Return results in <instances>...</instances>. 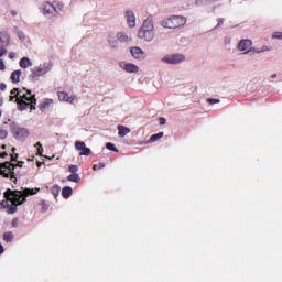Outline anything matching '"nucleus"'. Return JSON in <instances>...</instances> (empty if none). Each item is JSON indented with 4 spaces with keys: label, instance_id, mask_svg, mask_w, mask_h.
Wrapping results in <instances>:
<instances>
[{
    "label": "nucleus",
    "instance_id": "4be33fe9",
    "mask_svg": "<svg viewBox=\"0 0 282 282\" xmlns=\"http://www.w3.org/2000/svg\"><path fill=\"white\" fill-rule=\"evenodd\" d=\"M161 138H164V132H159L156 134L151 135L149 139V142L150 143L158 142V140H161Z\"/></svg>",
    "mask_w": 282,
    "mask_h": 282
},
{
    "label": "nucleus",
    "instance_id": "37998d69",
    "mask_svg": "<svg viewBox=\"0 0 282 282\" xmlns=\"http://www.w3.org/2000/svg\"><path fill=\"white\" fill-rule=\"evenodd\" d=\"M6 252V249L3 248V245L0 243V254H3Z\"/></svg>",
    "mask_w": 282,
    "mask_h": 282
},
{
    "label": "nucleus",
    "instance_id": "c85d7f7f",
    "mask_svg": "<svg viewBox=\"0 0 282 282\" xmlns=\"http://www.w3.org/2000/svg\"><path fill=\"white\" fill-rule=\"evenodd\" d=\"M90 153H91V149L87 148V145H86V148H84V149L82 150V152L79 153V155H89Z\"/></svg>",
    "mask_w": 282,
    "mask_h": 282
},
{
    "label": "nucleus",
    "instance_id": "39448f33",
    "mask_svg": "<svg viewBox=\"0 0 282 282\" xmlns=\"http://www.w3.org/2000/svg\"><path fill=\"white\" fill-rule=\"evenodd\" d=\"M184 25H186V18L182 15H173L163 21V28H169L170 30H175Z\"/></svg>",
    "mask_w": 282,
    "mask_h": 282
},
{
    "label": "nucleus",
    "instance_id": "b1692460",
    "mask_svg": "<svg viewBox=\"0 0 282 282\" xmlns=\"http://www.w3.org/2000/svg\"><path fill=\"white\" fill-rule=\"evenodd\" d=\"M51 193L55 198L58 197L61 195V187L58 185L53 186Z\"/></svg>",
    "mask_w": 282,
    "mask_h": 282
},
{
    "label": "nucleus",
    "instance_id": "de8ad7c7",
    "mask_svg": "<svg viewBox=\"0 0 282 282\" xmlns=\"http://www.w3.org/2000/svg\"><path fill=\"white\" fill-rule=\"evenodd\" d=\"M12 17H17V11H11Z\"/></svg>",
    "mask_w": 282,
    "mask_h": 282
},
{
    "label": "nucleus",
    "instance_id": "7ed1b4c3",
    "mask_svg": "<svg viewBox=\"0 0 282 282\" xmlns=\"http://www.w3.org/2000/svg\"><path fill=\"white\" fill-rule=\"evenodd\" d=\"M23 161L18 162L17 164L12 162L0 163V175L6 180L10 178L13 184H17V173L14 172L17 166L23 169Z\"/></svg>",
    "mask_w": 282,
    "mask_h": 282
},
{
    "label": "nucleus",
    "instance_id": "3c124183",
    "mask_svg": "<svg viewBox=\"0 0 282 282\" xmlns=\"http://www.w3.org/2000/svg\"><path fill=\"white\" fill-rule=\"evenodd\" d=\"M41 164H42L41 162H37V166H39V167H41Z\"/></svg>",
    "mask_w": 282,
    "mask_h": 282
},
{
    "label": "nucleus",
    "instance_id": "a18cd8bd",
    "mask_svg": "<svg viewBox=\"0 0 282 282\" xmlns=\"http://www.w3.org/2000/svg\"><path fill=\"white\" fill-rule=\"evenodd\" d=\"M9 58H14V53H9Z\"/></svg>",
    "mask_w": 282,
    "mask_h": 282
},
{
    "label": "nucleus",
    "instance_id": "a19ab883",
    "mask_svg": "<svg viewBox=\"0 0 282 282\" xmlns=\"http://www.w3.org/2000/svg\"><path fill=\"white\" fill-rule=\"evenodd\" d=\"M261 52H270V48H268V46H263L261 51H257L258 54H261Z\"/></svg>",
    "mask_w": 282,
    "mask_h": 282
},
{
    "label": "nucleus",
    "instance_id": "9d476101",
    "mask_svg": "<svg viewBox=\"0 0 282 282\" xmlns=\"http://www.w3.org/2000/svg\"><path fill=\"white\" fill-rule=\"evenodd\" d=\"M54 105V99H44L40 105V111H50L51 107Z\"/></svg>",
    "mask_w": 282,
    "mask_h": 282
},
{
    "label": "nucleus",
    "instance_id": "a211bd4d",
    "mask_svg": "<svg viewBox=\"0 0 282 282\" xmlns=\"http://www.w3.org/2000/svg\"><path fill=\"white\" fill-rule=\"evenodd\" d=\"M74 189H72V187L66 186L62 189V197H64V199H69V196L73 195Z\"/></svg>",
    "mask_w": 282,
    "mask_h": 282
},
{
    "label": "nucleus",
    "instance_id": "1a4fd4ad",
    "mask_svg": "<svg viewBox=\"0 0 282 282\" xmlns=\"http://www.w3.org/2000/svg\"><path fill=\"white\" fill-rule=\"evenodd\" d=\"M32 72V76L34 77H39V76H45V74H47V72H50V68H47L46 66L40 65L37 67H34L31 69Z\"/></svg>",
    "mask_w": 282,
    "mask_h": 282
},
{
    "label": "nucleus",
    "instance_id": "c756f323",
    "mask_svg": "<svg viewBox=\"0 0 282 282\" xmlns=\"http://www.w3.org/2000/svg\"><path fill=\"white\" fill-rule=\"evenodd\" d=\"M35 147H37V155H43V144H41V142H37Z\"/></svg>",
    "mask_w": 282,
    "mask_h": 282
},
{
    "label": "nucleus",
    "instance_id": "393cba45",
    "mask_svg": "<svg viewBox=\"0 0 282 282\" xmlns=\"http://www.w3.org/2000/svg\"><path fill=\"white\" fill-rule=\"evenodd\" d=\"M44 14H52V12H54V6H52V3H47L46 6H44Z\"/></svg>",
    "mask_w": 282,
    "mask_h": 282
},
{
    "label": "nucleus",
    "instance_id": "e433bc0d",
    "mask_svg": "<svg viewBox=\"0 0 282 282\" xmlns=\"http://www.w3.org/2000/svg\"><path fill=\"white\" fill-rule=\"evenodd\" d=\"M19 158V154H17V153H13V154H11V160L10 161H7V162H11V164H12V162H17V159Z\"/></svg>",
    "mask_w": 282,
    "mask_h": 282
},
{
    "label": "nucleus",
    "instance_id": "dca6fc26",
    "mask_svg": "<svg viewBox=\"0 0 282 282\" xmlns=\"http://www.w3.org/2000/svg\"><path fill=\"white\" fill-rule=\"evenodd\" d=\"M117 41L119 43H129V41L131 40L129 39V35H127L126 33L119 32L117 33Z\"/></svg>",
    "mask_w": 282,
    "mask_h": 282
},
{
    "label": "nucleus",
    "instance_id": "aec40b11",
    "mask_svg": "<svg viewBox=\"0 0 282 282\" xmlns=\"http://www.w3.org/2000/svg\"><path fill=\"white\" fill-rule=\"evenodd\" d=\"M13 240L14 234H12L11 231H7L3 234V241H6L7 243H12Z\"/></svg>",
    "mask_w": 282,
    "mask_h": 282
},
{
    "label": "nucleus",
    "instance_id": "f704fd0d",
    "mask_svg": "<svg viewBox=\"0 0 282 282\" xmlns=\"http://www.w3.org/2000/svg\"><path fill=\"white\" fill-rule=\"evenodd\" d=\"M0 206H1V208H8V206H10V203H8V199L6 198L4 200H2L0 203Z\"/></svg>",
    "mask_w": 282,
    "mask_h": 282
},
{
    "label": "nucleus",
    "instance_id": "5701e85b",
    "mask_svg": "<svg viewBox=\"0 0 282 282\" xmlns=\"http://www.w3.org/2000/svg\"><path fill=\"white\" fill-rule=\"evenodd\" d=\"M68 182H75L76 184H78V182H80V175L78 174H70L67 177Z\"/></svg>",
    "mask_w": 282,
    "mask_h": 282
},
{
    "label": "nucleus",
    "instance_id": "8fccbe9b",
    "mask_svg": "<svg viewBox=\"0 0 282 282\" xmlns=\"http://www.w3.org/2000/svg\"><path fill=\"white\" fill-rule=\"evenodd\" d=\"M17 151V148H12V153H14Z\"/></svg>",
    "mask_w": 282,
    "mask_h": 282
},
{
    "label": "nucleus",
    "instance_id": "58836bf2",
    "mask_svg": "<svg viewBox=\"0 0 282 282\" xmlns=\"http://www.w3.org/2000/svg\"><path fill=\"white\" fill-rule=\"evenodd\" d=\"M6 70V64L3 63V59H0V72Z\"/></svg>",
    "mask_w": 282,
    "mask_h": 282
},
{
    "label": "nucleus",
    "instance_id": "2f4dec72",
    "mask_svg": "<svg viewBox=\"0 0 282 282\" xmlns=\"http://www.w3.org/2000/svg\"><path fill=\"white\" fill-rule=\"evenodd\" d=\"M8 138V131L0 130V140H6Z\"/></svg>",
    "mask_w": 282,
    "mask_h": 282
},
{
    "label": "nucleus",
    "instance_id": "f8f14e48",
    "mask_svg": "<svg viewBox=\"0 0 282 282\" xmlns=\"http://www.w3.org/2000/svg\"><path fill=\"white\" fill-rule=\"evenodd\" d=\"M126 19L129 28H135V14L133 13V11H127Z\"/></svg>",
    "mask_w": 282,
    "mask_h": 282
},
{
    "label": "nucleus",
    "instance_id": "4c0bfd02",
    "mask_svg": "<svg viewBox=\"0 0 282 282\" xmlns=\"http://www.w3.org/2000/svg\"><path fill=\"white\" fill-rule=\"evenodd\" d=\"M224 18H219L216 28H221L224 25Z\"/></svg>",
    "mask_w": 282,
    "mask_h": 282
},
{
    "label": "nucleus",
    "instance_id": "f03ea898",
    "mask_svg": "<svg viewBox=\"0 0 282 282\" xmlns=\"http://www.w3.org/2000/svg\"><path fill=\"white\" fill-rule=\"evenodd\" d=\"M10 94V101L12 102L15 99L19 111H25L28 107L31 111L36 110V97L32 95V90H26L25 94L21 95L19 88H13Z\"/></svg>",
    "mask_w": 282,
    "mask_h": 282
},
{
    "label": "nucleus",
    "instance_id": "423d86ee",
    "mask_svg": "<svg viewBox=\"0 0 282 282\" xmlns=\"http://www.w3.org/2000/svg\"><path fill=\"white\" fill-rule=\"evenodd\" d=\"M184 61H186V56L183 54H171L162 58V62L166 63L167 65H177L180 63H184Z\"/></svg>",
    "mask_w": 282,
    "mask_h": 282
},
{
    "label": "nucleus",
    "instance_id": "ddd939ff",
    "mask_svg": "<svg viewBox=\"0 0 282 282\" xmlns=\"http://www.w3.org/2000/svg\"><path fill=\"white\" fill-rule=\"evenodd\" d=\"M124 69L129 73V74H135L138 72H140V67H138V65L133 64V63H128L124 65Z\"/></svg>",
    "mask_w": 282,
    "mask_h": 282
},
{
    "label": "nucleus",
    "instance_id": "c03bdc74",
    "mask_svg": "<svg viewBox=\"0 0 282 282\" xmlns=\"http://www.w3.org/2000/svg\"><path fill=\"white\" fill-rule=\"evenodd\" d=\"M0 158H8V152H3L2 154H0Z\"/></svg>",
    "mask_w": 282,
    "mask_h": 282
},
{
    "label": "nucleus",
    "instance_id": "6e6552de",
    "mask_svg": "<svg viewBox=\"0 0 282 282\" xmlns=\"http://www.w3.org/2000/svg\"><path fill=\"white\" fill-rule=\"evenodd\" d=\"M57 96L61 102H68L69 105H74V102L76 101V95L69 96V94L65 91H59Z\"/></svg>",
    "mask_w": 282,
    "mask_h": 282
},
{
    "label": "nucleus",
    "instance_id": "f3484780",
    "mask_svg": "<svg viewBox=\"0 0 282 282\" xmlns=\"http://www.w3.org/2000/svg\"><path fill=\"white\" fill-rule=\"evenodd\" d=\"M20 67H22V69H28V67H32V61H30V58L28 57H22L20 59Z\"/></svg>",
    "mask_w": 282,
    "mask_h": 282
},
{
    "label": "nucleus",
    "instance_id": "ea45409f",
    "mask_svg": "<svg viewBox=\"0 0 282 282\" xmlns=\"http://www.w3.org/2000/svg\"><path fill=\"white\" fill-rule=\"evenodd\" d=\"M159 123H160L161 126L166 124V119H165L164 117H161V118L159 119Z\"/></svg>",
    "mask_w": 282,
    "mask_h": 282
},
{
    "label": "nucleus",
    "instance_id": "4468645a",
    "mask_svg": "<svg viewBox=\"0 0 282 282\" xmlns=\"http://www.w3.org/2000/svg\"><path fill=\"white\" fill-rule=\"evenodd\" d=\"M4 42L0 45V58L1 56H6L8 54V50H6L7 45L10 43V37L8 35L4 36Z\"/></svg>",
    "mask_w": 282,
    "mask_h": 282
},
{
    "label": "nucleus",
    "instance_id": "72a5a7b5",
    "mask_svg": "<svg viewBox=\"0 0 282 282\" xmlns=\"http://www.w3.org/2000/svg\"><path fill=\"white\" fill-rule=\"evenodd\" d=\"M272 39L282 40V32H273Z\"/></svg>",
    "mask_w": 282,
    "mask_h": 282
},
{
    "label": "nucleus",
    "instance_id": "603ef678",
    "mask_svg": "<svg viewBox=\"0 0 282 282\" xmlns=\"http://www.w3.org/2000/svg\"><path fill=\"white\" fill-rule=\"evenodd\" d=\"M1 116H2V112H1V110H0V118H1Z\"/></svg>",
    "mask_w": 282,
    "mask_h": 282
},
{
    "label": "nucleus",
    "instance_id": "f257e3e1",
    "mask_svg": "<svg viewBox=\"0 0 282 282\" xmlns=\"http://www.w3.org/2000/svg\"><path fill=\"white\" fill-rule=\"evenodd\" d=\"M39 191H41V188H25L22 192L17 189H7L4 192V199L11 202L8 206L9 215L17 213V207L21 206V204H25V202H28V197H30V195H36Z\"/></svg>",
    "mask_w": 282,
    "mask_h": 282
},
{
    "label": "nucleus",
    "instance_id": "09e8293b",
    "mask_svg": "<svg viewBox=\"0 0 282 282\" xmlns=\"http://www.w3.org/2000/svg\"><path fill=\"white\" fill-rule=\"evenodd\" d=\"M271 78H276V74L271 75Z\"/></svg>",
    "mask_w": 282,
    "mask_h": 282
},
{
    "label": "nucleus",
    "instance_id": "2eb2a0df",
    "mask_svg": "<svg viewBox=\"0 0 282 282\" xmlns=\"http://www.w3.org/2000/svg\"><path fill=\"white\" fill-rule=\"evenodd\" d=\"M118 131L119 138H124V135H129V133H131V129L124 126H118Z\"/></svg>",
    "mask_w": 282,
    "mask_h": 282
},
{
    "label": "nucleus",
    "instance_id": "6ab92c4d",
    "mask_svg": "<svg viewBox=\"0 0 282 282\" xmlns=\"http://www.w3.org/2000/svg\"><path fill=\"white\" fill-rule=\"evenodd\" d=\"M21 82V70H14L11 74V83L17 84Z\"/></svg>",
    "mask_w": 282,
    "mask_h": 282
},
{
    "label": "nucleus",
    "instance_id": "20e7f679",
    "mask_svg": "<svg viewBox=\"0 0 282 282\" xmlns=\"http://www.w3.org/2000/svg\"><path fill=\"white\" fill-rule=\"evenodd\" d=\"M138 37L144 39V41L151 42L155 39V25L153 24V17H148L142 26L138 31Z\"/></svg>",
    "mask_w": 282,
    "mask_h": 282
},
{
    "label": "nucleus",
    "instance_id": "a878e982",
    "mask_svg": "<svg viewBox=\"0 0 282 282\" xmlns=\"http://www.w3.org/2000/svg\"><path fill=\"white\" fill-rule=\"evenodd\" d=\"M87 145L85 144V142H83V141H76L75 142V149H76V151H83L84 150V148H86Z\"/></svg>",
    "mask_w": 282,
    "mask_h": 282
},
{
    "label": "nucleus",
    "instance_id": "473e14b6",
    "mask_svg": "<svg viewBox=\"0 0 282 282\" xmlns=\"http://www.w3.org/2000/svg\"><path fill=\"white\" fill-rule=\"evenodd\" d=\"M95 171H100V169H105V163H98L93 166Z\"/></svg>",
    "mask_w": 282,
    "mask_h": 282
},
{
    "label": "nucleus",
    "instance_id": "412c9836",
    "mask_svg": "<svg viewBox=\"0 0 282 282\" xmlns=\"http://www.w3.org/2000/svg\"><path fill=\"white\" fill-rule=\"evenodd\" d=\"M118 41H119L118 37L116 39V36L113 35H109L108 37V43L110 47H113V48L118 47Z\"/></svg>",
    "mask_w": 282,
    "mask_h": 282
},
{
    "label": "nucleus",
    "instance_id": "0eeeda50",
    "mask_svg": "<svg viewBox=\"0 0 282 282\" xmlns=\"http://www.w3.org/2000/svg\"><path fill=\"white\" fill-rule=\"evenodd\" d=\"M239 52H243V54H249L250 50H252V41L251 40H241L238 43Z\"/></svg>",
    "mask_w": 282,
    "mask_h": 282
},
{
    "label": "nucleus",
    "instance_id": "cd10ccee",
    "mask_svg": "<svg viewBox=\"0 0 282 282\" xmlns=\"http://www.w3.org/2000/svg\"><path fill=\"white\" fill-rule=\"evenodd\" d=\"M68 171H69V173H72V174L78 173V165H69V166H68Z\"/></svg>",
    "mask_w": 282,
    "mask_h": 282
},
{
    "label": "nucleus",
    "instance_id": "9b49d317",
    "mask_svg": "<svg viewBox=\"0 0 282 282\" xmlns=\"http://www.w3.org/2000/svg\"><path fill=\"white\" fill-rule=\"evenodd\" d=\"M130 54L137 59L144 58V51L138 46L131 47Z\"/></svg>",
    "mask_w": 282,
    "mask_h": 282
},
{
    "label": "nucleus",
    "instance_id": "79ce46f5",
    "mask_svg": "<svg viewBox=\"0 0 282 282\" xmlns=\"http://www.w3.org/2000/svg\"><path fill=\"white\" fill-rule=\"evenodd\" d=\"M6 88H7L6 84H3V83L0 84V90H1V91H6Z\"/></svg>",
    "mask_w": 282,
    "mask_h": 282
},
{
    "label": "nucleus",
    "instance_id": "bb28decb",
    "mask_svg": "<svg viewBox=\"0 0 282 282\" xmlns=\"http://www.w3.org/2000/svg\"><path fill=\"white\" fill-rule=\"evenodd\" d=\"M106 149H108V151H113L115 153H118V149L116 148V144L108 142L106 144Z\"/></svg>",
    "mask_w": 282,
    "mask_h": 282
},
{
    "label": "nucleus",
    "instance_id": "7c9ffc66",
    "mask_svg": "<svg viewBox=\"0 0 282 282\" xmlns=\"http://www.w3.org/2000/svg\"><path fill=\"white\" fill-rule=\"evenodd\" d=\"M207 102H208L209 105H217V104L221 102V100L215 99V98H208V99H207Z\"/></svg>",
    "mask_w": 282,
    "mask_h": 282
},
{
    "label": "nucleus",
    "instance_id": "c9c22d12",
    "mask_svg": "<svg viewBox=\"0 0 282 282\" xmlns=\"http://www.w3.org/2000/svg\"><path fill=\"white\" fill-rule=\"evenodd\" d=\"M11 226L12 228H17V226H19V218H13L11 221Z\"/></svg>",
    "mask_w": 282,
    "mask_h": 282
},
{
    "label": "nucleus",
    "instance_id": "49530a36",
    "mask_svg": "<svg viewBox=\"0 0 282 282\" xmlns=\"http://www.w3.org/2000/svg\"><path fill=\"white\" fill-rule=\"evenodd\" d=\"M0 107H3V98L0 97Z\"/></svg>",
    "mask_w": 282,
    "mask_h": 282
},
{
    "label": "nucleus",
    "instance_id": "864d4df0",
    "mask_svg": "<svg viewBox=\"0 0 282 282\" xmlns=\"http://www.w3.org/2000/svg\"><path fill=\"white\" fill-rule=\"evenodd\" d=\"M2 149H6V145H2Z\"/></svg>",
    "mask_w": 282,
    "mask_h": 282
}]
</instances>
